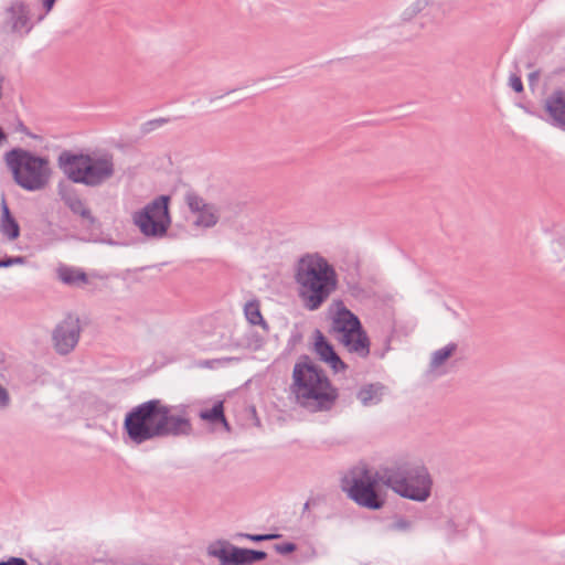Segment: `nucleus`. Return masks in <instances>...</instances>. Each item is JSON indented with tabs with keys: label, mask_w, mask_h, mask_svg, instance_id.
I'll use <instances>...</instances> for the list:
<instances>
[{
	"label": "nucleus",
	"mask_w": 565,
	"mask_h": 565,
	"mask_svg": "<svg viewBox=\"0 0 565 565\" xmlns=\"http://www.w3.org/2000/svg\"><path fill=\"white\" fill-rule=\"evenodd\" d=\"M8 139V135L6 134V131L3 130V128L0 126V146L7 141Z\"/></svg>",
	"instance_id": "58836bf2"
},
{
	"label": "nucleus",
	"mask_w": 565,
	"mask_h": 565,
	"mask_svg": "<svg viewBox=\"0 0 565 565\" xmlns=\"http://www.w3.org/2000/svg\"><path fill=\"white\" fill-rule=\"evenodd\" d=\"M386 478L385 466L374 472L367 467L354 469L342 479V490L360 508L379 511L386 503V492L381 488V484L386 487Z\"/></svg>",
	"instance_id": "0eeeda50"
},
{
	"label": "nucleus",
	"mask_w": 565,
	"mask_h": 565,
	"mask_svg": "<svg viewBox=\"0 0 565 565\" xmlns=\"http://www.w3.org/2000/svg\"><path fill=\"white\" fill-rule=\"evenodd\" d=\"M89 565H131L130 563H125L119 559L114 558H94Z\"/></svg>",
	"instance_id": "2f4dec72"
},
{
	"label": "nucleus",
	"mask_w": 565,
	"mask_h": 565,
	"mask_svg": "<svg viewBox=\"0 0 565 565\" xmlns=\"http://www.w3.org/2000/svg\"><path fill=\"white\" fill-rule=\"evenodd\" d=\"M57 192L64 204L75 215H79L87 222L90 227H94L98 221L93 215L92 211L85 205V202L79 198L77 190L71 184L60 182L57 184Z\"/></svg>",
	"instance_id": "4468645a"
},
{
	"label": "nucleus",
	"mask_w": 565,
	"mask_h": 565,
	"mask_svg": "<svg viewBox=\"0 0 565 565\" xmlns=\"http://www.w3.org/2000/svg\"><path fill=\"white\" fill-rule=\"evenodd\" d=\"M170 195H159L134 214V223L146 237L161 238L171 225Z\"/></svg>",
	"instance_id": "1a4fd4ad"
},
{
	"label": "nucleus",
	"mask_w": 565,
	"mask_h": 565,
	"mask_svg": "<svg viewBox=\"0 0 565 565\" xmlns=\"http://www.w3.org/2000/svg\"><path fill=\"white\" fill-rule=\"evenodd\" d=\"M234 89L227 90L224 95L231 94Z\"/></svg>",
	"instance_id": "a18cd8bd"
},
{
	"label": "nucleus",
	"mask_w": 565,
	"mask_h": 565,
	"mask_svg": "<svg viewBox=\"0 0 565 565\" xmlns=\"http://www.w3.org/2000/svg\"><path fill=\"white\" fill-rule=\"evenodd\" d=\"M10 405V395L6 387L0 384V408L4 409Z\"/></svg>",
	"instance_id": "72a5a7b5"
},
{
	"label": "nucleus",
	"mask_w": 565,
	"mask_h": 565,
	"mask_svg": "<svg viewBox=\"0 0 565 565\" xmlns=\"http://www.w3.org/2000/svg\"><path fill=\"white\" fill-rule=\"evenodd\" d=\"M57 277L67 286H81L88 282V276L83 269L66 265H61L57 268Z\"/></svg>",
	"instance_id": "6ab92c4d"
},
{
	"label": "nucleus",
	"mask_w": 565,
	"mask_h": 565,
	"mask_svg": "<svg viewBox=\"0 0 565 565\" xmlns=\"http://www.w3.org/2000/svg\"><path fill=\"white\" fill-rule=\"evenodd\" d=\"M7 258H8L9 267L14 266V265H24L28 262L25 256H20V255L19 256L7 255Z\"/></svg>",
	"instance_id": "f704fd0d"
},
{
	"label": "nucleus",
	"mask_w": 565,
	"mask_h": 565,
	"mask_svg": "<svg viewBox=\"0 0 565 565\" xmlns=\"http://www.w3.org/2000/svg\"><path fill=\"white\" fill-rule=\"evenodd\" d=\"M186 406H170L152 398L129 409L122 422L126 443L140 446L147 441L166 437L190 436L191 420L184 416Z\"/></svg>",
	"instance_id": "f257e3e1"
},
{
	"label": "nucleus",
	"mask_w": 565,
	"mask_h": 565,
	"mask_svg": "<svg viewBox=\"0 0 565 565\" xmlns=\"http://www.w3.org/2000/svg\"><path fill=\"white\" fill-rule=\"evenodd\" d=\"M185 202L189 210L198 214L196 220L193 222L196 227L211 228L218 223L220 215L217 207L212 203H206L196 192H186Z\"/></svg>",
	"instance_id": "f8f14e48"
},
{
	"label": "nucleus",
	"mask_w": 565,
	"mask_h": 565,
	"mask_svg": "<svg viewBox=\"0 0 565 565\" xmlns=\"http://www.w3.org/2000/svg\"><path fill=\"white\" fill-rule=\"evenodd\" d=\"M207 555L218 559L220 565H252L266 559L260 550L238 547L226 540H217L207 546Z\"/></svg>",
	"instance_id": "9d476101"
},
{
	"label": "nucleus",
	"mask_w": 565,
	"mask_h": 565,
	"mask_svg": "<svg viewBox=\"0 0 565 565\" xmlns=\"http://www.w3.org/2000/svg\"><path fill=\"white\" fill-rule=\"evenodd\" d=\"M57 167L68 181L88 188H98L115 174L113 154L102 156L63 150L57 157Z\"/></svg>",
	"instance_id": "20e7f679"
},
{
	"label": "nucleus",
	"mask_w": 565,
	"mask_h": 565,
	"mask_svg": "<svg viewBox=\"0 0 565 565\" xmlns=\"http://www.w3.org/2000/svg\"><path fill=\"white\" fill-rule=\"evenodd\" d=\"M309 507H310V500H308L305 504H303V509H302V515L309 510Z\"/></svg>",
	"instance_id": "37998d69"
},
{
	"label": "nucleus",
	"mask_w": 565,
	"mask_h": 565,
	"mask_svg": "<svg viewBox=\"0 0 565 565\" xmlns=\"http://www.w3.org/2000/svg\"><path fill=\"white\" fill-rule=\"evenodd\" d=\"M539 76H540V71H534V72L530 73L529 74L530 85H534L537 82Z\"/></svg>",
	"instance_id": "e433bc0d"
},
{
	"label": "nucleus",
	"mask_w": 565,
	"mask_h": 565,
	"mask_svg": "<svg viewBox=\"0 0 565 565\" xmlns=\"http://www.w3.org/2000/svg\"><path fill=\"white\" fill-rule=\"evenodd\" d=\"M386 467V488L404 499L426 502L433 490V478L422 461L396 460Z\"/></svg>",
	"instance_id": "39448f33"
},
{
	"label": "nucleus",
	"mask_w": 565,
	"mask_h": 565,
	"mask_svg": "<svg viewBox=\"0 0 565 565\" xmlns=\"http://www.w3.org/2000/svg\"><path fill=\"white\" fill-rule=\"evenodd\" d=\"M544 120L552 127L565 130V89H554L544 100Z\"/></svg>",
	"instance_id": "2eb2a0df"
},
{
	"label": "nucleus",
	"mask_w": 565,
	"mask_h": 565,
	"mask_svg": "<svg viewBox=\"0 0 565 565\" xmlns=\"http://www.w3.org/2000/svg\"><path fill=\"white\" fill-rule=\"evenodd\" d=\"M349 290L351 291V295L359 296L363 292L362 287L359 284H349Z\"/></svg>",
	"instance_id": "c9c22d12"
},
{
	"label": "nucleus",
	"mask_w": 565,
	"mask_h": 565,
	"mask_svg": "<svg viewBox=\"0 0 565 565\" xmlns=\"http://www.w3.org/2000/svg\"><path fill=\"white\" fill-rule=\"evenodd\" d=\"M81 331L79 318L72 313L66 315L52 331V344L55 352L60 355L70 354L78 343Z\"/></svg>",
	"instance_id": "9b49d317"
},
{
	"label": "nucleus",
	"mask_w": 565,
	"mask_h": 565,
	"mask_svg": "<svg viewBox=\"0 0 565 565\" xmlns=\"http://www.w3.org/2000/svg\"><path fill=\"white\" fill-rule=\"evenodd\" d=\"M237 537H244L255 543H260L264 541H271L279 539L281 535L277 533H267V534H249V533H237Z\"/></svg>",
	"instance_id": "393cba45"
},
{
	"label": "nucleus",
	"mask_w": 565,
	"mask_h": 565,
	"mask_svg": "<svg viewBox=\"0 0 565 565\" xmlns=\"http://www.w3.org/2000/svg\"><path fill=\"white\" fill-rule=\"evenodd\" d=\"M0 565H29L23 557L10 556L7 559H0Z\"/></svg>",
	"instance_id": "473e14b6"
},
{
	"label": "nucleus",
	"mask_w": 565,
	"mask_h": 565,
	"mask_svg": "<svg viewBox=\"0 0 565 565\" xmlns=\"http://www.w3.org/2000/svg\"><path fill=\"white\" fill-rule=\"evenodd\" d=\"M274 550L280 555H289L297 551V544L294 542H284L274 545Z\"/></svg>",
	"instance_id": "cd10ccee"
},
{
	"label": "nucleus",
	"mask_w": 565,
	"mask_h": 565,
	"mask_svg": "<svg viewBox=\"0 0 565 565\" xmlns=\"http://www.w3.org/2000/svg\"><path fill=\"white\" fill-rule=\"evenodd\" d=\"M428 6L427 0H417L403 12V20L408 21L422 12Z\"/></svg>",
	"instance_id": "b1692460"
},
{
	"label": "nucleus",
	"mask_w": 565,
	"mask_h": 565,
	"mask_svg": "<svg viewBox=\"0 0 565 565\" xmlns=\"http://www.w3.org/2000/svg\"><path fill=\"white\" fill-rule=\"evenodd\" d=\"M385 388L381 382L365 384L359 388L356 398L366 407L377 405L382 402Z\"/></svg>",
	"instance_id": "a211bd4d"
},
{
	"label": "nucleus",
	"mask_w": 565,
	"mask_h": 565,
	"mask_svg": "<svg viewBox=\"0 0 565 565\" xmlns=\"http://www.w3.org/2000/svg\"><path fill=\"white\" fill-rule=\"evenodd\" d=\"M0 232L9 239L15 241L20 237L21 227L13 214L11 213L6 199L3 198L0 205Z\"/></svg>",
	"instance_id": "f3484780"
},
{
	"label": "nucleus",
	"mask_w": 565,
	"mask_h": 565,
	"mask_svg": "<svg viewBox=\"0 0 565 565\" xmlns=\"http://www.w3.org/2000/svg\"><path fill=\"white\" fill-rule=\"evenodd\" d=\"M169 121L168 118H157L152 120H148L141 126V132L143 135L151 132L152 130L161 127L162 125L167 124Z\"/></svg>",
	"instance_id": "bb28decb"
},
{
	"label": "nucleus",
	"mask_w": 565,
	"mask_h": 565,
	"mask_svg": "<svg viewBox=\"0 0 565 565\" xmlns=\"http://www.w3.org/2000/svg\"><path fill=\"white\" fill-rule=\"evenodd\" d=\"M458 345L455 342H450L444 348L435 351L431 355L430 367L437 369L441 366L457 350Z\"/></svg>",
	"instance_id": "5701e85b"
},
{
	"label": "nucleus",
	"mask_w": 565,
	"mask_h": 565,
	"mask_svg": "<svg viewBox=\"0 0 565 565\" xmlns=\"http://www.w3.org/2000/svg\"><path fill=\"white\" fill-rule=\"evenodd\" d=\"M312 351L317 354L319 361L328 364L334 373L344 372L349 367L337 353L333 344L319 329L313 331Z\"/></svg>",
	"instance_id": "ddd939ff"
},
{
	"label": "nucleus",
	"mask_w": 565,
	"mask_h": 565,
	"mask_svg": "<svg viewBox=\"0 0 565 565\" xmlns=\"http://www.w3.org/2000/svg\"><path fill=\"white\" fill-rule=\"evenodd\" d=\"M447 526L450 529V530H456V523L454 522V520H448L447 521Z\"/></svg>",
	"instance_id": "a19ab883"
},
{
	"label": "nucleus",
	"mask_w": 565,
	"mask_h": 565,
	"mask_svg": "<svg viewBox=\"0 0 565 565\" xmlns=\"http://www.w3.org/2000/svg\"><path fill=\"white\" fill-rule=\"evenodd\" d=\"M2 361H3V359H2V358H0V362H2Z\"/></svg>",
	"instance_id": "49530a36"
},
{
	"label": "nucleus",
	"mask_w": 565,
	"mask_h": 565,
	"mask_svg": "<svg viewBox=\"0 0 565 565\" xmlns=\"http://www.w3.org/2000/svg\"><path fill=\"white\" fill-rule=\"evenodd\" d=\"M7 23L12 33H19L21 36L29 34L33 29L30 21V9L28 3L21 0H14L6 10Z\"/></svg>",
	"instance_id": "dca6fc26"
},
{
	"label": "nucleus",
	"mask_w": 565,
	"mask_h": 565,
	"mask_svg": "<svg viewBox=\"0 0 565 565\" xmlns=\"http://www.w3.org/2000/svg\"><path fill=\"white\" fill-rule=\"evenodd\" d=\"M14 130L17 132L24 134L25 136H28V137H30L32 139H35V140H41L42 139L39 135H35V134L31 132L30 129L24 125V122L21 119L17 120V125H15Z\"/></svg>",
	"instance_id": "c85d7f7f"
},
{
	"label": "nucleus",
	"mask_w": 565,
	"mask_h": 565,
	"mask_svg": "<svg viewBox=\"0 0 565 565\" xmlns=\"http://www.w3.org/2000/svg\"><path fill=\"white\" fill-rule=\"evenodd\" d=\"M415 527V521L409 519L408 516L394 513L390 518V522L385 526V531L390 533H399V534H408L413 532Z\"/></svg>",
	"instance_id": "aec40b11"
},
{
	"label": "nucleus",
	"mask_w": 565,
	"mask_h": 565,
	"mask_svg": "<svg viewBox=\"0 0 565 565\" xmlns=\"http://www.w3.org/2000/svg\"><path fill=\"white\" fill-rule=\"evenodd\" d=\"M41 1V4H42V8L44 10V13L43 14H40L36 19V23L41 22L46 14H49L55 7V3L57 0H40Z\"/></svg>",
	"instance_id": "c756f323"
},
{
	"label": "nucleus",
	"mask_w": 565,
	"mask_h": 565,
	"mask_svg": "<svg viewBox=\"0 0 565 565\" xmlns=\"http://www.w3.org/2000/svg\"><path fill=\"white\" fill-rule=\"evenodd\" d=\"M14 183L28 192L44 190L51 179L52 169L45 156L21 147H14L3 157Z\"/></svg>",
	"instance_id": "423d86ee"
},
{
	"label": "nucleus",
	"mask_w": 565,
	"mask_h": 565,
	"mask_svg": "<svg viewBox=\"0 0 565 565\" xmlns=\"http://www.w3.org/2000/svg\"><path fill=\"white\" fill-rule=\"evenodd\" d=\"M9 265H8V258H7V255H4L3 257H0V268H8Z\"/></svg>",
	"instance_id": "ea45409f"
},
{
	"label": "nucleus",
	"mask_w": 565,
	"mask_h": 565,
	"mask_svg": "<svg viewBox=\"0 0 565 565\" xmlns=\"http://www.w3.org/2000/svg\"><path fill=\"white\" fill-rule=\"evenodd\" d=\"M289 388L296 403L312 413L331 411L339 397L326 371L307 354L295 363Z\"/></svg>",
	"instance_id": "f03ea898"
},
{
	"label": "nucleus",
	"mask_w": 565,
	"mask_h": 565,
	"mask_svg": "<svg viewBox=\"0 0 565 565\" xmlns=\"http://www.w3.org/2000/svg\"><path fill=\"white\" fill-rule=\"evenodd\" d=\"M295 282L303 307L316 311L338 289L334 266L319 253H306L295 264Z\"/></svg>",
	"instance_id": "7ed1b4c3"
},
{
	"label": "nucleus",
	"mask_w": 565,
	"mask_h": 565,
	"mask_svg": "<svg viewBox=\"0 0 565 565\" xmlns=\"http://www.w3.org/2000/svg\"><path fill=\"white\" fill-rule=\"evenodd\" d=\"M244 313L250 324L260 326L264 330H269V324L264 319L257 300L248 301L244 307Z\"/></svg>",
	"instance_id": "412c9836"
},
{
	"label": "nucleus",
	"mask_w": 565,
	"mask_h": 565,
	"mask_svg": "<svg viewBox=\"0 0 565 565\" xmlns=\"http://www.w3.org/2000/svg\"><path fill=\"white\" fill-rule=\"evenodd\" d=\"M393 338V331L383 339V347L381 349L374 348L373 355L377 359H384L386 353L392 350L391 342Z\"/></svg>",
	"instance_id": "a878e982"
},
{
	"label": "nucleus",
	"mask_w": 565,
	"mask_h": 565,
	"mask_svg": "<svg viewBox=\"0 0 565 565\" xmlns=\"http://www.w3.org/2000/svg\"><path fill=\"white\" fill-rule=\"evenodd\" d=\"M332 320L334 332L340 334L341 343L349 352L365 359L370 355V338L356 315L348 309L342 301Z\"/></svg>",
	"instance_id": "6e6552de"
},
{
	"label": "nucleus",
	"mask_w": 565,
	"mask_h": 565,
	"mask_svg": "<svg viewBox=\"0 0 565 565\" xmlns=\"http://www.w3.org/2000/svg\"><path fill=\"white\" fill-rule=\"evenodd\" d=\"M509 84L515 93H522L524 90L523 82L521 77L516 74H511L509 78Z\"/></svg>",
	"instance_id": "7c9ffc66"
},
{
	"label": "nucleus",
	"mask_w": 565,
	"mask_h": 565,
	"mask_svg": "<svg viewBox=\"0 0 565 565\" xmlns=\"http://www.w3.org/2000/svg\"><path fill=\"white\" fill-rule=\"evenodd\" d=\"M300 339H301V335H300V334L292 335L289 342H292V344H295V343H296V342H298Z\"/></svg>",
	"instance_id": "79ce46f5"
},
{
	"label": "nucleus",
	"mask_w": 565,
	"mask_h": 565,
	"mask_svg": "<svg viewBox=\"0 0 565 565\" xmlns=\"http://www.w3.org/2000/svg\"><path fill=\"white\" fill-rule=\"evenodd\" d=\"M223 413L224 403L222 401H217L211 408L201 409L199 412V417L211 425H217V422L223 418Z\"/></svg>",
	"instance_id": "4be33fe9"
},
{
	"label": "nucleus",
	"mask_w": 565,
	"mask_h": 565,
	"mask_svg": "<svg viewBox=\"0 0 565 565\" xmlns=\"http://www.w3.org/2000/svg\"><path fill=\"white\" fill-rule=\"evenodd\" d=\"M217 98H218V97H212V98H210V102L212 103V102H214V100H215V99H217Z\"/></svg>",
	"instance_id": "c03bdc74"
},
{
	"label": "nucleus",
	"mask_w": 565,
	"mask_h": 565,
	"mask_svg": "<svg viewBox=\"0 0 565 565\" xmlns=\"http://www.w3.org/2000/svg\"><path fill=\"white\" fill-rule=\"evenodd\" d=\"M217 425H222L223 428L226 430V431H231V425L230 423L227 422L226 417H225V414L223 413V418L220 419V422H217Z\"/></svg>",
	"instance_id": "4c0bfd02"
}]
</instances>
